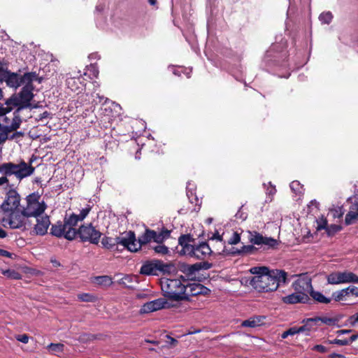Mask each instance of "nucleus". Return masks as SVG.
<instances>
[{"label":"nucleus","instance_id":"1","mask_svg":"<svg viewBox=\"0 0 358 358\" xmlns=\"http://www.w3.org/2000/svg\"><path fill=\"white\" fill-rule=\"evenodd\" d=\"M254 276L250 285L259 292L275 291L281 283L286 281L287 273L281 270H269L266 266H255L250 269Z\"/></svg>","mask_w":358,"mask_h":358},{"label":"nucleus","instance_id":"2","mask_svg":"<svg viewBox=\"0 0 358 358\" xmlns=\"http://www.w3.org/2000/svg\"><path fill=\"white\" fill-rule=\"evenodd\" d=\"M38 79V76L34 72L24 73V80L25 84L18 94H13L6 101V107L3 108V113H8L10 112L13 108H16L13 115H19L18 113L20 110L29 108L31 106V101L34 98L33 91L34 87L32 83Z\"/></svg>","mask_w":358,"mask_h":358},{"label":"nucleus","instance_id":"3","mask_svg":"<svg viewBox=\"0 0 358 358\" xmlns=\"http://www.w3.org/2000/svg\"><path fill=\"white\" fill-rule=\"evenodd\" d=\"M134 241V233L129 231L121 234L115 238L104 236L101 239V245L103 248L110 250H118V246L120 245L131 252H136L138 245Z\"/></svg>","mask_w":358,"mask_h":358},{"label":"nucleus","instance_id":"4","mask_svg":"<svg viewBox=\"0 0 358 358\" xmlns=\"http://www.w3.org/2000/svg\"><path fill=\"white\" fill-rule=\"evenodd\" d=\"M35 168L31 163L20 161L19 163L4 162L0 164V173L1 175H13L20 182L25 178L31 176Z\"/></svg>","mask_w":358,"mask_h":358},{"label":"nucleus","instance_id":"5","mask_svg":"<svg viewBox=\"0 0 358 358\" xmlns=\"http://www.w3.org/2000/svg\"><path fill=\"white\" fill-rule=\"evenodd\" d=\"M160 285L165 296L175 300L185 298L186 285L182 282L180 279L163 278L160 280Z\"/></svg>","mask_w":358,"mask_h":358},{"label":"nucleus","instance_id":"6","mask_svg":"<svg viewBox=\"0 0 358 358\" xmlns=\"http://www.w3.org/2000/svg\"><path fill=\"white\" fill-rule=\"evenodd\" d=\"M47 205L38 193H32L27 196V206L23 208L28 217H38L42 215Z\"/></svg>","mask_w":358,"mask_h":358},{"label":"nucleus","instance_id":"7","mask_svg":"<svg viewBox=\"0 0 358 358\" xmlns=\"http://www.w3.org/2000/svg\"><path fill=\"white\" fill-rule=\"evenodd\" d=\"M27 217L23 210H12L9 213H3L1 222L3 226H8L10 229H20L25 227Z\"/></svg>","mask_w":358,"mask_h":358},{"label":"nucleus","instance_id":"8","mask_svg":"<svg viewBox=\"0 0 358 358\" xmlns=\"http://www.w3.org/2000/svg\"><path fill=\"white\" fill-rule=\"evenodd\" d=\"M327 280L330 285L358 283V276L350 271L331 273L327 275Z\"/></svg>","mask_w":358,"mask_h":358},{"label":"nucleus","instance_id":"9","mask_svg":"<svg viewBox=\"0 0 358 358\" xmlns=\"http://www.w3.org/2000/svg\"><path fill=\"white\" fill-rule=\"evenodd\" d=\"M20 196L12 187L7 191L4 201L1 205L3 213H9L12 210H20Z\"/></svg>","mask_w":358,"mask_h":358},{"label":"nucleus","instance_id":"10","mask_svg":"<svg viewBox=\"0 0 358 358\" xmlns=\"http://www.w3.org/2000/svg\"><path fill=\"white\" fill-rule=\"evenodd\" d=\"M169 266L159 260H153L145 263L141 268V273L144 275H158L161 272L168 271Z\"/></svg>","mask_w":358,"mask_h":358},{"label":"nucleus","instance_id":"11","mask_svg":"<svg viewBox=\"0 0 358 358\" xmlns=\"http://www.w3.org/2000/svg\"><path fill=\"white\" fill-rule=\"evenodd\" d=\"M78 234L82 241H89L93 244H97L99 242L101 235V233L91 224L81 226Z\"/></svg>","mask_w":358,"mask_h":358},{"label":"nucleus","instance_id":"12","mask_svg":"<svg viewBox=\"0 0 358 358\" xmlns=\"http://www.w3.org/2000/svg\"><path fill=\"white\" fill-rule=\"evenodd\" d=\"M167 301L164 298H159L145 303L140 309V313H150L165 308Z\"/></svg>","mask_w":358,"mask_h":358},{"label":"nucleus","instance_id":"13","mask_svg":"<svg viewBox=\"0 0 358 358\" xmlns=\"http://www.w3.org/2000/svg\"><path fill=\"white\" fill-rule=\"evenodd\" d=\"M22 122L19 115H15L12 119L10 124H7L0 129V145L3 143L8 138V134L17 129Z\"/></svg>","mask_w":358,"mask_h":358},{"label":"nucleus","instance_id":"14","mask_svg":"<svg viewBox=\"0 0 358 358\" xmlns=\"http://www.w3.org/2000/svg\"><path fill=\"white\" fill-rule=\"evenodd\" d=\"M293 287L295 291L307 295L313 290L311 279L306 275H300L294 282Z\"/></svg>","mask_w":358,"mask_h":358},{"label":"nucleus","instance_id":"15","mask_svg":"<svg viewBox=\"0 0 358 358\" xmlns=\"http://www.w3.org/2000/svg\"><path fill=\"white\" fill-rule=\"evenodd\" d=\"M249 240L250 243L257 245H265L268 247H275L278 245L277 240L271 237L263 236L257 231L250 233Z\"/></svg>","mask_w":358,"mask_h":358},{"label":"nucleus","instance_id":"16","mask_svg":"<svg viewBox=\"0 0 358 358\" xmlns=\"http://www.w3.org/2000/svg\"><path fill=\"white\" fill-rule=\"evenodd\" d=\"M212 252L208 244L206 242H202L198 245H194L189 256L194 257L199 259H204L208 257Z\"/></svg>","mask_w":358,"mask_h":358},{"label":"nucleus","instance_id":"17","mask_svg":"<svg viewBox=\"0 0 358 358\" xmlns=\"http://www.w3.org/2000/svg\"><path fill=\"white\" fill-rule=\"evenodd\" d=\"M36 218V224L34 227V230L36 234L44 235L47 233L50 221L48 215H39L35 217Z\"/></svg>","mask_w":358,"mask_h":358},{"label":"nucleus","instance_id":"18","mask_svg":"<svg viewBox=\"0 0 358 358\" xmlns=\"http://www.w3.org/2000/svg\"><path fill=\"white\" fill-rule=\"evenodd\" d=\"M308 295L296 291L288 296L282 297V300L285 303L294 304L297 303H306L308 301Z\"/></svg>","mask_w":358,"mask_h":358},{"label":"nucleus","instance_id":"19","mask_svg":"<svg viewBox=\"0 0 358 358\" xmlns=\"http://www.w3.org/2000/svg\"><path fill=\"white\" fill-rule=\"evenodd\" d=\"M186 285V292L185 295L196 296L199 294H207L210 290L199 283H192Z\"/></svg>","mask_w":358,"mask_h":358},{"label":"nucleus","instance_id":"20","mask_svg":"<svg viewBox=\"0 0 358 358\" xmlns=\"http://www.w3.org/2000/svg\"><path fill=\"white\" fill-rule=\"evenodd\" d=\"M4 80L8 86L15 89H17L20 85H24L25 84V82L24 80V75L20 76L15 73H8V75H7V77H6V79Z\"/></svg>","mask_w":358,"mask_h":358},{"label":"nucleus","instance_id":"21","mask_svg":"<svg viewBox=\"0 0 358 358\" xmlns=\"http://www.w3.org/2000/svg\"><path fill=\"white\" fill-rule=\"evenodd\" d=\"M192 238L189 235H182L178 239V243L181 246L180 254L189 255L192 251L194 245L191 243Z\"/></svg>","mask_w":358,"mask_h":358},{"label":"nucleus","instance_id":"22","mask_svg":"<svg viewBox=\"0 0 358 358\" xmlns=\"http://www.w3.org/2000/svg\"><path fill=\"white\" fill-rule=\"evenodd\" d=\"M201 268V263H196L192 265L185 266L183 268V272L189 279L196 280Z\"/></svg>","mask_w":358,"mask_h":358},{"label":"nucleus","instance_id":"23","mask_svg":"<svg viewBox=\"0 0 358 358\" xmlns=\"http://www.w3.org/2000/svg\"><path fill=\"white\" fill-rule=\"evenodd\" d=\"M89 208L83 209L79 215L72 214L69 218L65 219L64 223L70 227L77 224L79 221H82L89 213Z\"/></svg>","mask_w":358,"mask_h":358},{"label":"nucleus","instance_id":"24","mask_svg":"<svg viewBox=\"0 0 358 358\" xmlns=\"http://www.w3.org/2000/svg\"><path fill=\"white\" fill-rule=\"evenodd\" d=\"M155 231L150 229H146L143 234L139 236L138 240L137 241L136 238V236L134 235V242L138 245V247L136 249L138 251L143 245L147 244L150 241H151L153 238V236H155Z\"/></svg>","mask_w":358,"mask_h":358},{"label":"nucleus","instance_id":"25","mask_svg":"<svg viewBox=\"0 0 358 358\" xmlns=\"http://www.w3.org/2000/svg\"><path fill=\"white\" fill-rule=\"evenodd\" d=\"M264 317L262 316H255L250 317L248 320H244L241 323V326L245 327H257L260 326L263 323Z\"/></svg>","mask_w":358,"mask_h":358},{"label":"nucleus","instance_id":"26","mask_svg":"<svg viewBox=\"0 0 358 358\" xmlns=\"http://www.w3.org/2000/svg\"><path fill=\"white\" fill-rule=\"evenodd\" d=\"M332 298L336 301H347L350 300L348 287L333 292Z\"/></svg>","mask_w":358,"mask_h":358},{"label":"nucleus","instance_id":"27","mask_svg":"<svg viewBox=\"0 0 358 358\" xmlns=\"http://www.w3.org/2000/svg\"><path fill=\"white\" fill-rule=\"evenodd\" d=\"M66 227H68V225L65 223H57L52 226L51 234L57 237L64 236Z\"/></svg>","mask_w":358,"mask_h":358},{"label":"nucleus","instance_id":"28","mask_svg":"<svg viewBox=\"0 0 358 358\" xmlns=\"http://www.w3.org/2000/svg\"><path fill=\"white\" fill-rule=\"evenodd\" d=\"M310 294L313 297V299L317 301L318 303L327 304L331 302L330 298L326 297L320 292L312 290Z\"/></svg>","mask_w":358,"mask_h":358},{"label":"nucleus","instance_id":"29","mask_svg":"<svg viewBox=\"0 0 358 358\" xmlns=\"http://www.w3.org/2000/svg\"><path fill=\"white\" fill-rule=\"evenodd\" d=\"M358 219V210L356 209H353V205L351 206L350 211L345 216V223L346 224H351L355 220Z\"/></svg>","mask_w":358,"mask_h":358},{"label":"nucleus","instance_id":"30","mask_svg":"<svg viewBox=\"0 0 358 358\" xmlns=\"http://www.w3.org/2000/svg\"><path fill=\"white\" fill-rule=\"evenodd\" d=\"M95 282L103 286H109L113 283L112 279L108 275L98 276L95 278Z\"/></svg>","mask_w":358,"mask_h":358},{"label":"nucleus","instance_id":"31","mask_svg":"<svg viewBox=\"0 0 358 358\" xmlns=\"http://www.w3.org/2000/svg\"><path fill=\"white\" fill-rule=\"evenodd\" d=\"M47 348L53 354L62 352L64 350V345L62 343H50Z\"/></svg>","mask_w":358,"mask_h":358},{"label":"nucleus","instance_id":"32","mask_svg":"<svg viewBox=\"0 0 358 358\" xmlns=\"http://www.w3.org/2000/svg\"><path fill=\"white\" fill-rule=\"evenodd\" d=\"M290 188L296 194H301L303 192V185L297 180L292 181L290 183Z\"/></svg>","mask_w":358,"mask_h":358},{"label":"nucleus","instance_id":"33","mask_svg":"<svg viewBox=\"0 0 358 358\" xmlns=\"http://www.w3.org/2000/svg\"><path fill=\"white\" fill-rule=\"evenodd\" d=\"M76 234L77 232L76 229L73 227L68 225V227H66V229L64 234V237L68 240L71 241L75 238Z\"/></svg>","mask_w":358,"mask_h":358},{"label":"nucleus","instance_id":"34","mask_svg":"<svg viewBox=\"0 0 358 358\" xmlns=\"http://www.w3.org/2000/svg\"><path fill=\"white\" fill-rule=\"evenodd\" d=\"M255 250V248L253 245H244L241 248V250L232 252V254H251Z\"/></svg>","mask_w":358,"mask_h":358},{"label":"nucleus","instance_id":"35","mask_svg":"<svg viewBox=\"0 0 358 358\" xmlns=\"http://www.w3.org/2000/svg\"><path fill=\"white\" fill-rule=\"evenodd\" d=\"M333 18V15L330 12H324L320 15L319 20L323 24H329Z\"/></svg>","mask_w":358,"mask_h":358},{"label":"nucleus","instance_id":"36","mask_svg":"<svg viewBox=\"0 0 358 358\" xmlns=\"http://www.w3.org/2000/svg\"><path fill=\"white\" fill-rule=\"evenodd\" d=\"M314 322H310V319H308L304 325L298 327L299 333L306 332V334L309 335V332L311 331Z\"/></svg>","mask_w":358,"mask_h":358},{"label":"nucleus","instance_id":"37","mask_svg":"<svg viewBox=\"0 0 358 358\" xmlns=\"http://www.w3.org/2000/svg\"><path fill=\"white\" fill-rule=\"evenodd\" d=\"M310 321L315 322H316L317 321H321L322 323L328 324V325L334 324L336 322L335 320H334L333 318H330V317H327L310 318Z\"/></svg>","mask_w":358,"mask_h":358},{"label":"nucleus","instance_id":"38","mask_svg":"<svg viewBox=\"0 0 358 358\" xmlns=\"http://www.w3.org/2000/svg\"><path fill=\"white\" fill-rule=\"evenodd\" d=\"M155 252L159 255H166L169 252V248L164 245H157L153 248Z\"/></svg>","mask_w":358,"mask_h":358},{"label":"nucleus","instance_id":"39","mask_svg":"<svg viewBox=\"0 0 358 358\" xmlns=\"http://www.w3.org/2000/svg\"><path fill=\"white\" fill-rule=\"evenodd\" d=\"M78 298L82 301L85 302H92L94 301L96 298L87 293L80 294L78 295Z\"/></svg>","mask_w":358,"mask_h":358},{"label":"nucleus","instance_id":"40","mask_svg":"<svg viewBox=\"0 0 358 358\" xmlns=\"http://www.w3.org/2000/svg\"><path fill=\"white\" fill-rule=\"evenodd\" d=\"M3 274L11 279H20V274L14 270H6L3 271Z\"/></svg>","mask_w":358,"mask_h":358},{"label":"nucleus","instance_id":"41","mask_svg":"<svg viewBox=\"0 0 358 358\" xmlns=\"http://www.w3.org/2000/svg\"><path fill=\"white\" fill-rule=\"evenodd\" d=\"M347 322L352 327L358 326V313L350 316L347 320Z\"/></svg>","mask_w":358,"mask_h":358},{"label":"nucleus","instance_id":"42","mask_svg":"<svg viewBox=\"0 0 358 358\" xmlns=\"http://www.w3.org/2000/svg\"><path fill=\"white\" fill-rule=\"evenodd\" d=\"M276 189L275 187L272 186L271 182H269V187L266 189V194L268 196V199L266 200V201H272V196L275 194Z\"/></svg>","mask_w":358,"mask_h":358},{"label":"nucleus","instance_id":"43","mask_svg":"<svg viewBox=\"0 0 358 358\" xmlns=\"http://www.w3.org/2000/svg\"><path fill=\"white\" fill-rule=\"evenodd\" d=\"M241 241L240 235L237 232L233 233L231 238L228 240V243L230 245H236Z\"/></svg>","mask_w":358,"mask_h":358},{"label":"nucleus","instance_id":"44","mask_svg":"<svg viewBox=\"0 0 358 358\" xmlns=\"http://www.w3.org/2000/svg\"><path fill=\"white\" fill-rule=\"evenodd\" d=\"M348 289L349 292L350 298L352 297H358V287L351 285L348 287Z\"/></svg>","mask_w":358,"mask_h":358},{"label":"nucleus","instance_id":"45","mask_svg":"<svg viewBox=\"0 0 358 358\" xmlns=\"http://www.w3.org/2000/svg\"><path fill=\"white\" fill-rule=\"evenodd\" d=\"M329 343L331 344H336L339 345H348L350 344V341L348 339H334L333 341H329Z\"/></svg>","mask_w":358,"mask_h":358},{"label":"nucleus","instance_id":"46","mask_svg":"<svg viewBox=\"0 0 358 358\" xmlns=\"http://www.w3.org/2000/svg\"><path fill=\"white\" fill-rule=\"evenodd\" d=\"M317 229L318 230L323 229H327L328 224H327V221L326 219L321 218L319 220H317Z\"/></svg>","mask_w":358,"mask_h":358},{"label":"nucleus","instance_id":"47","mask_svg":"<svg viewBox=\"0 0 358 358\" xmlns=\"http://www.w3.org/2000/svg\"><path fill=\"white\" fill-rule=\"evenodd\" d=\"M212 241H215L217 244H220L222 248H225L224 243L222 242V236L219 234H215L211 238Z\"/></svg>","mask_w":358,"mask_h":358},{"label":"nucleus","instance_id":"48","mask_svg":"<svg viewBox=\"0 0 358 358\" xmlns=\"http://www.w3.org/2000/svg\"><path fill=\"white\" fill-rule=\"evenodd\" d=\"M10 72L7 71L3 65L0 63V80H4L6 79V77H7V75L10 73Z\"/></svg>","mask_w":358,"mask_h":358},{"label":"nucleus","instance_id":"49","mask_svg":"<svg viewBox=\"0 0 358 358\" xmlns=\"http://www.w3.org/2000/svg\"><path fill=\"white\" fill-rule=\"evenodd\" d=\"M10 176L11 175H2V176L0 177V187L9 185L8 177Z\"/></svg>","mask_w":358,"mask_h":358},{"label":"nucleus","instance_id":"50","mask_svg":"<svg viewBox=\"0 0 358 358\" xmlns=\"http://www.w3.org/2000/svg\"><path fill=\"white\" fill-rule=\"evenodd\" d=\"M341 229V227L336 224H332L330 227H327V231L329 235H331L335 232L338 231Z\"/></svg>","mask_w":358,"mask_h":358},{"label":"nucleus","instance_id":"51","mask_svg":"<svg viewBox=\"0 0 358 358\" xmlns=\"http://www.w3.org/2000/svg\"><path fill=\"white\" fill-rule=\"evenodd\" d=\"M165 239L163 234H157V232L155 231V236H153V238L152 240L157 243H161L164 241V240Z\"/></svg>","mask_w":358,"mask_h":358},{"label":"nucleus","instance_id":"52","mask_svg":"<svg viewBox=\"0 0 358 358\" xmlns=\"http://www.w3.org/2000/svg\"><path fill=\"white\" fill-rule=\"evenodd\" d=\"M16 339L23 343L29 342V336L27 334H21L16 336Z\"/></svg>","mask_w":358,"mask_h":358},{"label":"nucleus","instance_id":"53","mask_svg":"<svg viewBox=\"0 0 358 358\" xmlns=\"http://www.w3.org/2000/svg\"><path fill=\"white\" fill-rule=\"evenodd\" d=\"M313 350L320 352L321 353H324L327 351V349L326 347L322 345H316L313 348Z\"/></svg>","mask_w":358,"mask_h":358},{"label":"nucleus","instance_id":"54","mask_svg":"<svg viewBox=\"0 0 358 358\" xmlns=\"http://www.w3.org/2000/svg\"><path fill=\"white\" fill-rule=\"evenodd\" d=\"M136 297L138 299H150L151 298V296L149 294L142 292L138 293L136 294Z\"/></svg>","mask_w":358,"mask_h":358},{"label":"nucleus","instance_id":"55","mask_svg":"<svg viewBox=\"0 0 358 358\" xmlns=\"http://www.w3.org/2000/svg\"><path fill=\"white\" fill-rule=\"evenodd\" d=\"M166 338L168 339L167 343H169L171 346L174 347L178 343V341L171 337L170 336L166 335Z\"/></svg>","mask_w":358,"mask_h":358},{"label":"nucleus","instance_id":"56","mask_svg":"<svg viewBox=\"0 0 358 358\" xmlns=\"http://www.w3.org/2000/svg\"><path fill=\"white\" fill-rule=\"evenodd\" d=\"M287 331H288L289 336H294V335H295L296 334H299V330H298V327H296L289 328Z\"/></svg>","mask_w":358,"mask_h":358},{"label":"nucleus","instance_id":"57","mask_svg":"<svg viewBox=\"0 0 358 358\" xmlns=\"http://www.w3.org/2000/svg\"><path fill=\"white\" fill-rule=\"evenodd\" d=\"M169 68L172 70L173 74H175L176 76H180V72L182 71V68L178 67V68L176 69L174 66L169 67Z\"/></svg>","mask_w":358,"mask_h":358},{"label":"nucleus","instance_id":"58","mask_svg":"<svg viewBox=\"0 0 358 358\" xmlns=\"http://www.w3.org/2000/svg\"><path fill=\"white\" fill-rule=\"evenodd\" d=\"M67 85L69 88H71L72 90H76V89L73 88V84L76 83V80L74 78H69L67 79Z\"/></svg>","mask_w":358,"mask_h":358},{"label":"nucleus","instance_id":"59","mask_svg":"<svg viewBox=\"0 0 358 358\" xmlns=\"http://www.w3.org/2000/svg\"><path fill=\"white\" fill-rule=\"evenodd\" d=\"M352 331L351 329H341V330H338L336 331V334L338 336H341L342 334H349Z\"/></svg>","mask_w":358,"mask_h":358},{"label":"nucleus","instance_id":"60","mask_svg":"<svg viewBox=\"0 0 358 358\" xmlns=\"http://www.w3.org/2000/svg\"><path fill=\"white\" fill-rule=\"evenodd\" d=\"M131 279V277L125 276L124 278H122V280H121L122 283L127 285V282H129Z\"/></svg>","mask_w":358,"mask_h":358},{"label":"nucleus","instance_id":"61","mask_svg":"<svg viewBox=\"0 0 358 358\" xmlns=\"http://www.w3.org/2000/svg\"><path fill=\"white\" fill-rule=\"evenodd\" d=\"M329 357L331 358H345L344 355L337 353H332Z\"/></svg>","mask_w":358,"mask_h":358},{"label":"nucleus","instance_id":"62","mask_svg":"<svg viewBox=\"0 0 358 358\" xmlns=\"http://www.w3.org/2000/svg\"><path fill=\"white\" fill-rule=\"evenodd\" d=\"M224 248H222V246L220 244H217V252L219 254L225 252Z\"/></svg>","mask_w":358,"mask_h":358},{"label":"nucleus","instance_id":"63","mask_svg":"<svg viewBox=\"0 0 358 358\" xmlns=\"http://www.w3.org/2000/svg\"><path fill=\"white\" fill-rule=\"evenodd\" d=\"M0 254L2 255L3 256L8 257H10L11 255L10 253L6 250H1Z\"/></svg>","mask_w":358,"mask_h":358},{"label":"nucleus","instance_id":"64","mask_svg":"<svg viewBox=\"0 0 358 358\" xmlns=\"http://www.w3.org/2000/svg\"><path fill=\"white\" fill-rule=\"evenodd\" d=\"M358 338V334H354L350 336V339L348 340L350 341V343L356 341Z\"/></svg>","mask_w":358,"mask_h":358}]
</instances>
